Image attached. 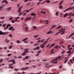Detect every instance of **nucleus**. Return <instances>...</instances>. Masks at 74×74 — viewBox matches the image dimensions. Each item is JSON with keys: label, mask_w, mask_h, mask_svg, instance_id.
Returning a JSON list of instances; mask_svg holds the SVG:
<instances>
[{"label": "nucleus", "mask_w": 74, "mask_h": 74, "mask_svg": "<svg viewBox=\"0 0 74 74\" xmlns=\"http://www.w3.org/2000/svg\"><path fill=\"white\" fill-rule=\"evenodd\" d=\"M32 67H33V68H36V66L34 65L32 66Z\"/></svg>", "instance_id": "603ef678"}, {"label": "nucleus", "mask_w": 74, "mask_h": 74, "mask_svg": "<svg viewBox=\"0 0 74 74\" xmlns=\"http://www.w3.org/2000/svg\"><path fill=\"white\" fill-rule=\"evenodd\" d=\"M28 38H26L24 39L23 40H22V41H26V40H27Z\"/></svg>", "instance_id": "9d476101"}, {"label": "nucleus", "mask_w": 74, "mask_h": 74, "mask_svg": "<svg viewBox=\"0 0 74 74\" xmlns=\"http://www.w3.org/2000/svg\"><path fill=\"white\" fill-rule=\"evenodd\" d=\"M21 55H22V56H25V55H26V53L24 52L21 54Z\"/></svg>", "instance_id": "4468645a"}, {"label": "nucleus", "mask_w": 74, "mask_h": 74, "mask_svg": "<svg viewBox=\"0 0 74 74\" xmlns=\"http://www.w3.org/2000/svg\"><path fill=\"white\" fill-rule=\"evenodd\" d=\"M62 65H60V66L59 67V68H60V69H62Z\"/></svg>", "instance_id": "13d9d810"}, {"label": "nucleus", "mask_w": 74, "mask_h": 74, "mask_svg": "<svg viewBox=\"0 0 74 74\" xmlns=\"http://www.w3.org/2000/svg\"><path fill=\"white\" fill-rule=\"evenodd\" d=\"M16 42L17 43H18V44H20V43H21V41L18 40H17Z\"/></svg>", "instance_id": "a211bd4d"}, {"label": "nucleus", "mask_w": 74, "mask_h": 74, "mask_svg": "<svg viewBox=\"0 0 74 74\" xmlns=\"http://www.w3.org/2000/svg\"><path fill=\"white\" fill-rule=\"evenodd\" d=\"M71 53H72V52H71L70 53H69L68 55V57H69V55H71Z\"/></svg>", "instance_id": "c03bdc74"}, {"label": "nucleus", "mask_w": 74, "mask_h": 74, "mask_svg": "<svg viewBox=\"0 0 74 74\" xmlns=\"http://www.w3.org/2000/svg\"><path fill=\"white\" fill-rule=\"evenodd\" d=\"M22 7H23V6H21V7L19 8L18 9V13H20L21 12V9L22 8Z\"/></svg>", "instance_id": "7ed1b4c3"}, {"label": "nucleus", "mask_w": 74, "mask_h": 74, "mask_svg": "<svg viewBox=\"0 0 74 74\" xmlns=\"http://www.w3.org/2000/svg\"><path fill=\"white\" fill-rule=\"evenodd\" d=\"M40 49V47L39 46H38L37 47L36 49V50H39Z\"/></svg>", "instance_id": "aec40b11"}, {"label": "nucleus", "mask_w": 74, "mask_h": 74, "mask_svg": "<svg viewBox=\"0 0 74 74\" xmlns=\"http://www.w3.org/2000/svg\"><path fill=\"white\" fill-rule=\"evenodd\" d=\"M22 56H19V57H18V59H20V58H22Z\"/></svg>", "instance_id": "ea45409f"}, {"label": "nucleus", "mask_w": 74, "mask_h": 74, "mask_svg": "<svg viewBox=\"0 0 74 74\" xmlns=\"http://www.w3.org/2000/svg\"><path fill=\"white\" fill-rule=\"evenodd\" d=\"M47 61V59H45L42 60V62H46Z\"/></svg>", "instance_id": "e433bc0d"}, {"label": "nucleus", "mask_w": 74, "mask_h": 74, "mask_svg": "<svg viewBox=\"0 0 74 74\" xmlns=\"http://www.w3.org/2000/svg\"><path fill=\"white\" fill-rule=\"evenodd\" d=\"M8 26L9 27H10V26H11V24H8Z\"/></svg>", "instance_id": "052dcab7"}, {"label": "nucleus", "mask_w": 74, "mask_h": 74, "mask_svg": "<svg viewBox=\"0 0 74 74\" xmlns=\"http://www.w3.org/2000/svg\"><path fill=\"white\" fill-rule=\"evenodd\" d=\"M56 25H54L53 26H52V28H54V27H56Z\"/></svg>", "instance_id": "f704fd0d"}, {"label": "nucleus", "mask_w": 74, "mask_h": 74, "mask_svg": "<svg viewBox=\"0 0 74 74\" xmlns=\"http://www.w3.org/2000/svg\"><path fill=\"white\" fill-rule=\"evenodd\" d=\"M47 41H46L44 43L40 46V47L41 48H43L44 47H45V44H47Z\"/></svg>", "instance_id": "f03ea898"}, {"label": "nucleus", "mask_w": 74, "mask_h": 74, "mask_svg": "<svg viewBox=\"0 0 74 74\" xmlns=\"http://www.w3.org/2000/svg\"><path fill=\"white\" fill-rule=\"evenodd\" d=\"M61 57H62V56H59L58 57H57V59H60V58H61Z\"/></svg>", "instance_id": "c85d7f7f"}, {"label": "nucleus", "mask_w": 74, "mask_h": 74, "mask_svg": "<svg viewBox=\"0 0 74 74\" xmlns=\"http://www.w3.org/2000/svg\"><path fill=\"white\" fill-rule=\"evenodd\" d=\"M12 29H14V27H10L9 29V30H11Z\"/></svg>", "instance_id": "9b49d317"}, {"label": "nucleus", "mask_w": 74, "mask_h": 74, "mask_svg": "<svg viewBox=\"0 0 74 74\" xmlns=\"http://www.w3.org/2000/svg\"><path fill=\"white\" fill-rule=\"evenodd\" d=\"M25 29H26L25 32H27V30H28V27H26L25 28Z\"/></svg>", "instance_id": "dca6fc26"}, {"label": "nucleus", "mask_w": 74, "mask_h": 74, "mask_svg": "<svg viewBox=\"0 0 74 74\" xmlns=\"http://www.w3.org/2000/svg\"><path fill=\"white\" fill-rule=\"evenodd\" d=\"M12 23H14V22H15V21H14V20H12Z\"/></svg>", "instance_id": "c9c22d12"}, {"label": "nucleus", "mask_w": 74, "mask_h": 74, "mask_svg": "<svg viewBox=\"0 0 74 74\" xmlns=\"http://www.w3.org/2000/svg\"><path fill=\"white\" fill-rule=\"evenodd\" d=\"M29 67L27 66V67H26V68H24V69L23 70V71H24L25 70H27L28 69H29Z\"/></svg>", "instance_id": "6e6552de"}, {"label": "nucleus", "mask_w": 74, "mask_h": 74, "mask_svg": "<svg viewBox=\"0 0 74 74\" xmlns=\"http://www.w3.org/2000/svg\"><path fill=\"white\" fill-rule=\"evenodd\" d=\"M22 12H21V13H20V14H19V16H21V15H22Z\"/></svg>", "instance_id": "680f3d73"}, {"label": "nucleus", "mask_w": 74, "mask_h": 74, "mask_svg": "<svg viewBox=\"0 0 74 74\" xmlns=\"http://www.w3.org/2000/svg\"><path fill=\"white\" fill-rule=\"evenodd\" d=\"M45 22H47V23H46V25H47L48 24V23L49 22V21H48V20H46L45 21Z\"/></svg>", "instance_id": "1a4fd4ad"}, {"label": "nucleus", "mask_w": 74, "mask_h": 74, "mask_svg": "<svg viewBox=\"0 0 74 74\" xmlns=\"http://www.w3.org/2000/svg\"><path fill=\"white\" fill-rule=\"evenodd\" d=\"M20 7V4H18L17 5V7L18 8H19V7Z\"/></svg>", "instance_id": "c756f323"}, {"label": "nucleus", "mask_w": 74, "mask_h": 74, "mask_svg": "<svg viewBox=\"0 0 74 74\" xmlns=\"http://www.w3.org/2000/svg\"><path fill=\"white\" fill-rule=\"evenodd\" d=\"M25 58L26 59H27L29 58V56H27L25 57Z\"/></svg>", "instance_id": "7c9ffc66"}, {"label": "nucleus", "mask_w": 74, "mask_h": 74, "mask_svg": "<svg viewBox=\"0 0 74 74\" xmlns=\"http://www.w3.org/2000/svg\"><path fill=\"white\" fill-rule=\"evenodd\" d=\"M24 43H27V44L28 43V42L26 41H24Z\"/></svg>", "instance_id": "37998d69"}, {"label": "nucleus", "mask_w": 74, "mask_h": 74, "mask_svg": "<svg viewBox=\"0 0 74 74\" xmlns=\"http://www.w3.org/2000/svg\"><path fill=\"white\" fill-rule=\"evenodd\" d=\"M53 63H56V64L58 63V62H53Z\"/></svg>", "instance_id": "bf43d9fd"}, {"label": "nucleus", "mask_w": 74, "mask_h": 74, "mask_svg": "<svg viewBox=\"0 0 74 74\" xmlns=\"http://www.w3.org/2000/svg\"><path fill=\"white\" fill-rule=\"evenodd\" d=\"M12 47V45H11V46H10V47H9V49H11Z\"/></svg>", "instance_id": "473e14b6"}, {"label": "nucleus", "mask_w": 74, "mask_h": 74, "mask_svg": "<svg viewBox=\"0 0 74 74\" xmlns=\"http://www.w3.org/2000/svg\"><path fill=\"white\" fill-rule=\"evenodd\" d=\"M10 40H8L6 41V43H8L9 42Z\"/></svg>", "instance_id": "864d4df0"}, {"label": "nucleus", "mask_w": 74, "mask_h": 74, "mask_svg": "<svg viewBox=\"0 0 74 74\" xmlns=\"http://www.w3.org/2000/svg\"><path fill=\"white\" fill-rule=\"evenodd\" d=\"M25 69V67H23V68H22L21 69V70H23Z\"/></svg>", "instance_id": "79ce46f5"}, {"label": "nucleus", "mask_w": 74, "mask_h": 74, "mask_svg": "<svg viewBox=\"0 0 74 74\" xmlns=\"http://www.w3.org/2000/svg\"><path fill=\"white\" fill-rule=\"evenodd\" d=\"M38 37V35H35L34 36V38H36Z\"/></svg>", "instance_id": "5701e85b"}, {"label": "nucleus", "mask_w": 74, "mask_h": 74, "mask_svg": "<svg viewBox=\"0 0 74 74\" xmlns=\"http://www.w3.org/2000/svg\"><path fill=\"white\" fill-rule=\"evenodd\" d=\"M44 41H45V39H43V40L41 41V42H44Z\"/></svg>", "instance_id": "5fc2aeb1"}, {"label": "nucleus", "mask_w": 74, "mask_h": 74, "mask_svg": "<svg viewBox=\"0 0 74 74\" xmlns=\"http://www.w3.org/2000/svg\"><path fill=\"white\" fill-rule=\"evenodd\" d=\"M62 8H63V6L62 5H60L59 6L60 9H62Z\"/></svg>", "instance_id": "f3484780"}, {"label": "nucleus", "mask_w": 74, "mask_h": 74, "mask_svg": "<svg viewBox=\"0 0 74 74\" xmlns=\"http://www.w3.org/2000/svg\"><path fill=\"white\" fill-rule=\"evenodd\" d=\"M62 3H63L61 1L60 3H59V5H61V4H62Z\"/></svg>", "instance_id": "49530a36"}, {"label": "nucleus", "mask_w": 74, "mask_h": 74, "mask_svg": "<svg viewBox=\"0 0 74 74\" xmlns=\"http://www.w3.org/2000/svg\"><path fill=\"white\" fill-rule=\"evenodd\" d=\"M19 69H18L17 68V69H16L15 68L14 69V71H18Z\"/></svg>", "instance_id": "2eb2a0df"}, {"label": "nucleus", "mask_w": 74, "mask_h": 74, "mask_svg": "<svg viewBox=\"0 0 74 74\" xmlns=\"http://www.w3.org/2000/svg\"><path fill=\"white\" fill-rule=\"evenodd\" d=\"M53 33V32L52 31H50L48 32L47 33V34H50V33Z\"/></svg>", "instance_id": "423d86ee"}, {"label": "nucleus", "mask_w": 74, "mask_h": 74, "mask_svg": "<svg viewBox=\"0 0 74 74\" xmlns=\"http://www.w3.org/2000/svg\"><path fill=\"white\" fill-rule=\"evenodd\" d=\"M55 43H53V44H52L51 45V47H53V46L54 45H55Z\"/></svg>", "instance_id": "3c124183"}, {"label": "nucleus", "mask_w": 74, "mask_h": 74, "mask_svg": "<svg viewBox=\"0 0 74 74\" xmlns=\"http://www.w3.org/2000/svg\"><path fill=\"white\" fill-rule=\"evenodd\" d=\"M6 26V24L5 23L4 25H3V26H2L3 27H4Z\"/></svg>", "instance_id": "a19ab883"}, {"label": "nucleus", "mask_w": 74, "mask_h": 74, "mask_svg": "<svg viewBox=\"0 0 74 74\" xmlns=\"http://www.w3.org/2000/svg\"><path fill=\"white\" fill-rule=\"evenodd\" d=\"M22 74V73H19V72L18 73H17V74Z\"/></svg>", "instance_id": "774afa93"}, {"label": "nucleus", "mask_w": 74, "mask_h": 74, "mask_svg": "<svg viewBox=\"0 0 74 74\" xmlns=\"http://www.w3.org/2000/svg\"><path fill=\"white\" fill-rule=\"evenodd\" d=\"M12 19H13V17H11V18H10V21H11V20H12Z\"/></svg>", "instance_id": "8fccbe9b"}, {"label": "nucleus", "mask_w": 74, "mask_h": 74, "mask_svg": "<svg viewBox=\"0 0 74 74\" xmlns=\"http://www.w3.org/2000/svg\"><path fill=\"white\" fill-rule=\"evenodd\" d=\"M59 12L57 11L56 13V16H58L59 15Z\"/></svg>", "instance_id": "ddd939ff"}, {"label": "nucleus", "mask_w": 74, "mask_h": 74, "mask_svg": "<svg viewBox=\"0 0 74 74\" xmlns=\"http://www.w3.org/2000/svg\"><path fill=\"white\" fill-rule=\"evenodd\" d=\"M24 51H25L24 52L25 53H27V52H29V51H28V50L27 49H24Z\"/></svg>", "instance_id": "0eeeda50"}, {"label": "nucleus", "mask_w": 74, "mask_h": 74, "mask_svg": "<svg viewBox=\"0 0 74 74\" xmlns=\"http://www.w3.org/2000/svg\"><path fill=\"white\" fill-rule=\"evenodd\" d=\"M4 34H5V32H2V35H4Z\"/></svg>", "instance_id": "72a5a7b5"}, {"label": "nucleus", "mask_w": 74, "mask_h": 74, "mask_svg": "<svg viewBox=\"0 0 74 74\" xmlns=\"http://www.w3.org/2000/svg\"><path fill=\"white\" fill-rule=\"evenodd\" d=\"M69 14L68 13H66L64 16V17H66Z\"/></svg>", "instance_id": "f8f14e48"}, {"label": "nucleus", "mask_w": 74, "mask_h": 74, "mask_svg": "<svg viewBox=\"0 0 74 74\" xmlns=\"http://www.w3.org/2000/svg\"><path fill=\"white\" fill-rule=\"evenodd\" d=\"M38 45V43H37L36 44H35L34 45V47H35V46H37V45Z\"/></svg>", "instance_id": "a878e982"}, {"label": "nucleus", "mask_w": 74, "mask_h": 74, "mask_svg": "<svg viewBox=\"0 0 74 74\" xmlns=\"http://www.w3.org/2000/svg\"><path fill=\"white\" fill-rule=\"evenodd\" d=\"M11 8H12L11 7L8 8L6 9V10L7 11H10L11 10Z\"/></svg>", "instance_id": "39448f33"}, {"label": "nucleus", "mask_w": 74, "mask_h": 74, "mask_svg": "<svg viewBox=\"0 0 74 74\" xmlns=\"http://www.w3.org/2000/svg\"><path fill=\"white\" fill-rule=\"evenodd\" d=\"M2 32L1 31H0V35H2Z\"/></svg>", "instance_id": "6e6d98bb"}, {"label": "nucleus", "mask_w": 74, "mask_h": 74, "mask_svg": "<svg viewBox=\"0 0 74 74\" xmlns=\"http://www.w3.org/2000/svg\"><path fill=\"white\" fill-rule=\"evenodd\" d=\"M4 17H1L0 18V19H4Z\"/></svg>", "instance_id": "69168bd1"}, {"label": "nucleus", "mask_w": 74, "mask_h": 74, "mask_svg": "<svg viewBox=\"0 0 74 74\" xmlns=\"http://www.w3.org/2000/svg\"><path fill=\"white\" fill-rule=\"evenodd\" d=\"M71 52V51H69L67 52V53H70Z\"/></svg>", "instance_id": "338daca9"}, {"label": "nucleus", "mask_w": 74, "mask_h": 74, "mask_svg": "<svg viewBox=\"0 0 74 74\" xmlns=\"http://www.w3.org/2000/svg\"><path fill=\"white\" fill-rule=\"evenodd\" d=\"M47 2L48 3H50V1L49 0L47 1Z\"/></svg>", "instance_id": "0e129e2a"}, {"label": "nucleus", "mask_w": 74, "mask_h": 74, "mask_svg": "<svg viewBox=\"0 0 74 74\" xmlns=\"http://www.w3.org/2000/svg\"><path fill=\"white\" fill-rule=\"evenodd\" d=\"M31 15H33V16H34L35 15H36V14L32 13L31 14Z\"/></svg>", "instance_id": "4be33fe9"}, {"label": "nucleus", "mask_w": 74, "mask_h": 74, "mask_svg": "<svg viewBox=\"0 0 74 74\" xmlns=\"http://www.w3.org/2000/svg\"><path fill=\"white\" fill-rule=\"evenodd\" d=\"M11 55H12V54H11V53H10L8 55V56H11Z\"/></svg>", "instance_id": "de8ad7c7"}, {"label": "nucleus", "mask_w": 74, "mask_h": 74, "mask_svg": "<svg viewBox=\"0 0 74 74\" xmlns=\"http://www.w3.org/2000/svg\"><path fill=\"white\" fill-rule=\"evenodd\" d=\"M13 64H10L9 65V66L10 67L11 66H13Z\"/></svg>", "instance_id": "bb28decb"}, {"label": "nucleus", "mask_w": 74, "mask_h": 74, "mask_svg": "<svg viewBox=\"0 0 74 74\" xmlns=\"http://www.w3.org/2000/svg\"><path fill=\"white\" fill-rule=\"evenodd\" d=\"M73 19H71L70 20V21H69V22L70 23H71V22H72V21H73Z\"/></svg>", "instance_id": "2f4dec72"}, {"label": "nucleus", "mask_w": 74, "mask_h": 74, "mask_svg": "<svg viewBox=\"0 0 74 74\" xmlns=\"http://www.w3.org/2000/svg\"><path fill=\"white\" fill-rule=\"evenodd\" d=\"M3 62V59H1L0 60V63H1Z\"/></svg>", "instance_id": "58836bf2"}, {"label": "nucleus", "mask_w": 74, "mask_h": 74, "mask_svg": "<svg viewBox=\"0 0 74 74\" xmlns=\"http://www.w3.org/2000/svg\"><path fill=\"white\" fill-rule=\"evenodd\" d=\"M65 52V50H63L61 53V54H63Z\"/></svg>", "instance_id": "412c9836"}, {"label": "nucleus", "mask_w": 74, "mask_h": 74, "mask_svg": "<svg viewBox=\"0 0 74 74\" xmlns=\"http://www.w3.org/2000/svg\"><path fill=\"white\" fill-rule=\"evenodd\" d=\"M74 9V6H73L71 8V7H69V8H68L66 10H64V12H66V11H67L68 10H73Z\"/></svg>", "instance_id": "f257e3e1"}, {"label": "nucleus", "mask_w": 74, "mask_h": 74, "mask_svg": "<svg viewBox=\"0 0 74 74\" xmlns=\"http://www.w3.org/2000/svg\"><path fill=\"white\" fill-rule=\"evenodd\" d=\"M60 48V46L57 45L54 48L55 49H59V48Z\"/></svg>", "instance_id": "20e7f679"}, {"label": "nucleus", "mask_w": 74, "mask_h": 74, "mask_svg": "<svg viewBox=\"0 0 74 74\" xmlns=\"http://www.w3.org/2000/svg\"><path fill=\"white\" fill-rule=\"evenodd\" d=\"M40 3H41V2H38L37 4V5H39Z\"/></svg>", "instance_id": "09e8293b"}, {"label": "nucleus", "mask_w": 74, "mask_h": 74, "mask_svg": "<svg viewBox=\"0 0 74 74\" xmlns=\"http://www.w3.org/2000/svg\"><path fill=\"white\" fill-rule=\"evenodd\" d=\"M58 60V58H56L54 59V60H53V61H57Z\"/></svg>", "instance_id": "393cba45"}, {"label": "nucleus", "mask_w": 74, "mask_h": 74, "mask_svg": "<svg viewBox=\"0 0 74 74\" xmlns=\"http://www.w3.org/2000/svg\"><path fill=\"white\" fill-rule=\"evenodd\" d=\"M26 15V13H24V14H23V16H25V15Z\"/></svg>", "instance_id": "4d7b16f0"}, {"label": "nucleus", "mask_w": 74, "mask_h": 74, "mask_svg": "<svg viewBox=\"0 0 74 74\" xmlns=\"http://www.w3.org/2000/svg\"><path fill=\"white\" fill-rule=\"evenodd\" d=\"M9 36L10 37H11V38L12 37V35L11 34H9Z\"/></svg>", "instance_id": "4c0bfd02"}, {"label": "nucleus", "mask_w": 74, "mask_h": 74, "mask_svg": "<svg viewBox=\"0 0 74 74\" xmlns=\"http://www.w3.org/2000/svg\"><path fill=\"white\" fill-rule=\"evenodd\" d=\"M62 27V26L60 25V26L58 27H57V29H60V27Z\"/></svg>", "instance_id": "b1692460"}, {"label": "nucleus", "mask_w": 74, "mask_h": 74, "mask_svg": "<svg viewBox=\"0 0 74 74\" xmlns=\"http://www.w3.org/2000/svg\"><path fill=\"white\" fill-rule=\"evenodd\" d=\"M67 61H68V60H67V59L64 62V63L66 64V63L67 62Z\"/></svg>", "instance_id": "6ab92c4d"}, {"label": "nucleus", "mask_w": 74, "mask_h": 74, "mask_svg": "<svg viewBox=\"0 0 74 74\" xmlns=\"http://www.w3.org/2000/svg\"><path fill=\"white\" fill-rule=\"evenodd\" d=\"M65 32L66 31H64V32H63L61 33L60 34H64V33H65Z\"/></svg>", "instance_id": "a18cd8bd"}, {"label": "nucleus", "mask_w": 74, "mask_h": 74, "mask_svg": "<svg viewBox=\"0 0 74 74\" xmlns=\"http://www.w3.org/2000/svg\"><path fill=\"white\" fill-rule=\"evenodd\" d=\"M3 7H4L3 6L2 7H0V9H2V8H3Z\"/></svg>", "instance_id": "e2e57ef3"}, {"label": "nucleus", "mask_w": 74, "mask_h": 74, "mask_svg": "<svg viewBox=\"0 0 74 74\" xmlns=\"http://www.w3.org/2000/svg\"><path fill=\"white\" fill-rule=\"evenodd\" d=\"M7 0H4L2 2V3L3 4V3H4V2L5 1H7Z\"/></svg>", "instance_id": "cd10ccee"}]
</instances>
